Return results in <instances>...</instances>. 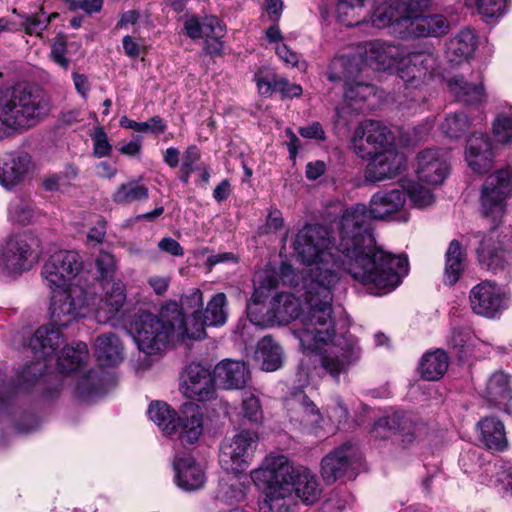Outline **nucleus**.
<instances>
[{"mask_svg":"<svg viewBox=\"0 0 512 512\" xmlns=\"http://www.w3.org/2000/svg\"><path fill=\"white\" fill-rule=\"evenodd\" d=\"M448 87L456 98L465 104H477L484 100L485 93L481 82H469L461 75L448 80Z\"/></svg>","mask_w":512,"mask_h":512,"instance_id":"39","label":"nucleus"},{"mask_svg":"<svg viewBox=\"0 0 512 512\" xmlns=\"http://www.w3.org/2000/svg\"><path fill=\"white\" fill-rule=\"evenodd\" d=\"M482 396L491 406H506L512 399L511 376L503 370L493 372L485 383Z\"/></svg>","mask_w":512,"mask_h":512,"instance_id":"33","label":"nucleus"},{"mask_svg":"<svg viewBox=\"0 0 512 512\" xmlns=\"http://www.w3.org/2000/svg\"><path fill=\"white\" fill-rule=\"evenodd\" d=\"M403 56L401 48L384 40H371L363 42L357 47L354 54L340 56L333 59L327 71L330 81L359 74L363 66L375 70H388L392 68Z\"/></svg>","mask_w":512,"mask_h":512,"instance_id":"5","label":"nucleus"},{"mask_svg":"<svg viewBox=\"0 0 512 512\" xmlns=\"http://www.w3.org/2000/svg\"><path fill=\"white\" fill-rule=\"evenodd\" d=\"M184 30L193 40L224 35V27L215 16H207L202 20L196 16L188 17L184 22Z\"/></svg>","mask_w":512,"mask_h":512,"instance_id":"38","label":"nucleus"},{"mask_svg":"<svg viewBox=\"0 0 512 512\" xmlns=\"http://www.w3.org/2000/svg\"><path fill=\"white\" fill-rule=\"evenodd\" d=\"M470 305L478 315L494 318L508 308L509 294L492 281H482L470 291Z\"/></svg>","mask_w":512,"mask_h":512,"instance_id":"18","label":"nucleus"},{"mask_svg":"<svg viewBox=\"0 0 512 512\" xmlns=\"http://www.w3.org/2000/svg\"><path fill=\"white\" fill-rule=\"evenodd\" d=\"M471 126V121L464 112H456L445 117L440 128L450 138L461 137Z\"/></svg>","mask_w":512,"mask_h":512,"instance_id":"52","label":"nucleus"},{"mask_svg":"<svg viewBox=\"0 0 512 512\" xmlns=\"http://www.w3.org/2000/svg\"><path fill=\"white\" fill-rule=\"evenodd\" d=\"M480 428V441L484 446L496 452H501L507 449L508 441L505 434L503 423L494 417H485L479 424Z\"/></svg>","mask_w":512,"mask_h":512,"instance_id":"37","label":"nucleus"},{"mask_svg":"<svg viewBox=\"0 0 512 512\" xmlns=\"http://www.w3.org/2000/svg\"><path fill=\"white\" fill-rule=\"evenodd\" d=\"M66 54V42L62 37H58L52 44L51 47V58L55 63L64 69L69 66V60L65 56Z\"/></svg>","mask_w":512,"mask_h":512,"instance_id":"62","label":"nucleus"},{"mask_svg":"<svg viewBox=\"0 0 512 512\" xmlns=\"http://www.w3.org/2000/svg\"><path fill=\"white\" fill-rule=\"evenodd\" d=\"M428 93L426 85H409L404 83L403 91L397 97V103L402 111L409 114L423 110L427 102Z\"/></svg>","mask_w":512,"mask_h":512,"instance_id":"45","label":"nucleus"},{"mask_svg":"<svg viewBox=\"0 0 512 512\" xmlns=\"http://www.w3.org/2000/svg\"><path fill=\"white\" fill-rule=\"evenodd\" d=\"M408 196L415 207L425 208L434 203V195L431 190L418 182H411L405 188Z\"/></svg>","mask_w":512,"mask_h":512,"instance_id":"53","label":"nucleus"},{"mask_svg":"<svg viewBox=\"0 0 512 512\" xmlns=\"http://www.w3.org/2000/svg\"><path fill=\"white\" fill-rule=\"evenodd\" d=\"M175 481L186 491H195L202 488L206 482L203 469L189 455H177L173 462Z\"/></svg>","mask_w":512,"mask_h":512,"instance_id":"31","label":"nucleus"},{"mask_svg":"<svg viewBox=\"0 0 512 512\" xmlns=\"http://www.w3.org/2000/svg\"><path fill=\"white\" fill-rule=\"evenodd\" d=\"M215 380L224 389H242L248 379L249 372L243 362L223 360L214 370Z\"/></svg>","mask_w":512,"mask_h":512,"instance_id":"34","label":"nucleus"},{"mask_svg":"<svg viewBox=\"0 0 512 512\" xmlns=\"http://www.w3.org/2000/svg\"><path fill=\"white\" fill-rule=\"evenodd\" d=\"M429 5L430 0H426L425 6L411 12L410 19H403L396 24V29L401 34L402 39L440 37L448 32L450 25L443 15L423 14Z\"/></svg>","mask_w":512,"mask_h":512,"instance_id":"17","label":"nucleus"},{"mask_svg":"<svg viewBox=\"0 0 512 512\" xmlns=\"http://www.w3.org/2000/svg\"><path fill=\"white\" fill-rule=\"evenodd\" d=\"M226 302L224 293L215 294L208 302L206 309L202 311L204 323L209 326L224 325L227 320Z\"/></svg>","mask_w":512,"mask_h":512,"instance_id":"48","label":"nucleus"},{"mask_svg":"<svg viewBox=\"0 0 512 512\" xmlns=\"http://www.w3.org/2000/svg\"><path fill=\"white\" fill-rule=\"evenodd\" d=\"M394 137L391 131L379 121L361 123L354 132L352 147L362 159H368L381 153L393 145Z\"/></svg>","mask_w":512,"mask_h":512,"instance_id":"15","label":"nucleus"},{"mask_svg":"<svg viewBox=\"0 0 512 512\" xmlns=\"http://www.w3.org/2000/svg\"><path fill=\"white\" fill-rule=\"evenodd\" d=\"M182 325L176 327L175 334L179 337H188L190 339L201 340L206 337L205 327L209 326L204 323L202 318V310H195L191 313L188 320H185L182 314Z\"/></svg>","mask_w":512,"mask_h":512,"instance_id":"50","label":"nucleus"},{"mask_svg":"<svg viewBox=\"0 0 512 512\" xmlns=\"http://www.w3.org/2000/svg\"><path fill=\"white\" fill-rule=\"evenodd\" d=\"M362 110L361 105H354L353 102H346L344 98V102L338 106L335 110V122L341 126H348L356 113Z\"/></svg>","mask_w":512,"mask_h":512,"instance_id":"58","label":"nucleus"},{"mask_svg":"<svg viewBox=\"0 0 512 512\" xmlns=\"http://www.w3.org/2000/svg\"><path fill=\"white\" fill-rule=\"evenodd\" d=\"M95 355L100 365L115 366L124 359V348L117 335L103 333L95 340Z\"/></svg>","mask_w":512,"mask_h":512,"instance_id":"35","label":"nucleus"},{"mask_svg":"<svg viewBox=\"0 0 512 512\" xmlns=\"http://www.w3.org/2000/svg\"><path fill=\"white\" fill-rule=\"evenodd\" d=\"M148 415L165 434L171 435L176 432V413L165 402L151 403Z\"/></svg>","mask_w":512,"mask_h":512,"instance_id":"47","label":"nucleus"},{"mask_svg":"<svg viewBox=\"0 0 512 512\" xmlns=\"http://www.w3.org/2000/svg\"><path fill=\"white\" fill-rule=\"evenodd\" d=\"M360 462L361 455L358 448L351 443H345L322 459V478L327 484H333L342 477L353 479Z\"/></svg>","mask_w":512,"mask_h":512,"instance_id":"16","label":"nucleus"},{"mask_svg":"<svg viewBox=\"0 0 512 512\" xmlns=\"http://www.w3.org/2000/svg\"><path fill=\"white\" fill-rule=\"evenodd\" d=\"M419 431L418 425L404 412H395L379 418L372 428V435L377 439H388L399 434L404 445L411 444Z\"/></svg>","mask_w":512,"mask_h":512,"instance_id":"24","label":"nucleus"},{"mask_svg":"<svg viewBox=\"0 0 512 512\" xmlns=\"http://www.w3.org/2000/svg\"><path fill=\"white\" fill-rule=\"evenodd\" d=\"M93 141V153L96 157L102 158L108 156L112 151L108 136L100 126L96 127L90 134Z\"/></svg>","mask_w":512,"mask_h":512,"instance_id":"56","label":"nucleus"},{"mask_svg":"<svg viewBox=\"0 0 512 512\" xmlns=\"http://www.w3.org/2000/svg\"><path fill=\"white\" fill-rule=\"evenodd\" d=\"M496 139L502 143H512V117L499 115L493 124Z\"/></svg>","mask_w":512,"mask_h":512,"instance_id":"57","label":"nucleus"},{"mask_svg":"<svg viewBox=\"0 0 512 512\" xmlns=\"http://www.w3.org/2000/svg\"><path fill=\"white\" fill-rule=\"evenodd\" d=\"M31 159L27 153L12 152L0 158V183L6 189L20 184L26 177Z\"/></svg>","mask_w":512,"mask_h":512,"instance_id":"29","label":"nucleus"},{"mask_svg":"<svg viewBox=\"0 0 512 512\" xmlns=\"http://www.w3.org/2000/svg\"><path fill=\"white\" fill-rule=\"evenodd\" d=\"M247 486L236 474L228 475L219 481L215 498L224 504H233L245 499Z\"/></svg>","mask_w":512,"mask_h":512,"instance_id":"44","label":"nucleus"},{"mask_svg":"<svg viewBox=\"0 0 512 512\" xmlns=\"http://www.w3.org/2000/svg\"><path fill=\"white\" fill-rule=\"evenodd\" d=\"M256 302L257 299L255 297L253 303H248L247 305L248 316L251 322L256 325H283L295 319L300 320L302 315L299 298L290 293H279L272 298L267 312V319L259 320L254 316L253 306L256 305Z\"/></svg>","mask_w":512,"mask_h":512,"instance_id":"19","label":"nucleus"},{"mask_svg":"<svg viewBox=\"0 0 512 512\" xmlns=\"http://www.w3.org/2000/svg\"><path fill=\"white\" fill-rule=\"evenodd\" d=\"M358 75L355 74L349 78L337 79V81H344L345 83L344 98L346 102H353L354 105H360L361 102H364L374 94V87L372 85L356 81Z\"/></svg>","mask_w":512,"mask_h":512,"instance_id":"49","label":"nucleus"},{"mask_svg":"<svg viewBox=\"0 0 512 512\" xmlns=\"http://www.w3.org/2000/svg\"><path fill=\"white\" fill-rule=\"evenodd\" d=\"M182 309L176 302L165 304L159 315L143 311L136 314L128 327L138 349L147 355L163 351L182 325Z\"/></svg>","mask_w":512,"mask_h":512,"instance_id":"4","label":"nucleus"},{"mask_svg":"<svg viewBox=\"0 0 512 512\" xmlns=\"http://www.w3.org/2000/svg\"><path fill=\"white\" fill-rule=\"evenodd\" d=\"M88 359V348L84 342L75 346H65L62 354L57 358V369L61 373H68L82 366Z\"/></svg>","mask_w":512,"mask_h":512,"instance_id":"46","label":"nucleus"},{"mask_svg":"<svg viewBox=\"0 0 512 512\" xmlns=\"http://www.w3.org/2000/svg\"><path fill=\"white\" fill-rule=\"evenodd\" d=\"M148 197V189L136 181L121 184L114 192L112 199L117 204H130Z\"/></svg>","mask_w":512,"mask_h":512,"instance_id":"51","label":"nucleus"},{"mask_svg":"<svg viewBox=\"0 0 512 512\" xmlns=\"http://www.w3.org/2000/svg\"><path fill=\"white\" fill-rule=\"evenodd\" d=\"M242 410L244 417L249 421L258 422L262 418L259 399L253 394L246 395L243 398Z\"/></svg>","mask_w":512,"mask_h":512,"instance_id":"59","label":"nucleus"},{"mask_svg":"<svg viewBox=\"0 0 512 512\" xmlns=\"http://www.w3.org/2000/svg\"><path fill=\"white\" fill-rule=\"evenodd\" d=\"M82 259L76 251L60 250L52 254L42 267L41 275L50 289L84 284L80 277Z\"/></svg>","mask_w":512,"mask_h":512,"instance_id":"14","label":"nucleus"},{"mask_svg":"<svg viewBox=\"0 0 512 512\" xmlns=\"http://www.w3.org/2000/svg\"><path fill=\"white\" fill-rule=\"evenodd\" d=\"M465 159L476 173L489 171L493 164L492 144L488 137L474 133L467 141Z\"/></svg>","mask_w":512,"mask_h":512,"instance_id":"30","label":"nucleus"},{"mask_svg":"<svg viewBox=\"0 0 512 512\" xmlns=\"http://www.w3.org/2000/svg\"><path fill=\"white\" fill-rule=\"evenodd\" d=\"M49 112V100L35 85L22 82L0 88V140L9 131L23 132L36 126Z\"/></svg>","mask_w":512,"mask_h":512,"instance_id":"3","label":"nucleus"},{"mask_svg":"<svg viewBox=\"0 0 512 512\" xmlns=\"http://www.w3.org/2000/svg\"><path fill=\"white\" fill-rule=\"evenodd\" d=\"M39 217L40 213L29 197L17 196L8 205V220L13 224L30 225Z\"/></svg>","mask_w":512,"mask_h":512,"instance_id":"40","label":"nucleus"},{"mask_svg":"<svg viewBox=\"0 0 512 512\" xmlns=\"http://www.w3.org/2000/svg\"><path fill=\"white\" fill-rule=\"evenodd\" d=\"M64 342L60 326L53 322L40 326L29 340V348L35 361L24 368L22 378L32 381L41 376Z\"/></svg>","mask_w":512,"mask_h":512,"instance_id":"11","label":"nucleus"},{"mask_svg":"<svg viewBox=\"0 0 512 512\" xmlns=\"http://www.w3.org/2000/svg\"><path fill=\"white\" fill-rule=\"evenodd\" d=\"M426 5V0H388L379 4L371 16L372 25L377 28L389 27L390 32L401 38L396 24L403 19H410L411 12Z\"/></svg>","mask_w":512,"mask_h":512,"instance_id":"20","label":"nucleus"},{"mask_svg":"<svg viewBox=\"0 0 512 512\" xmlns=\"http://www.w3.org/2000/svg\"><path fill=\"white\" fill-rule=\"evenodd\" d=\"M282 348L271 337L262 338L257 345L256 359L261 363L262 370L275 371L282 365Z\"/></svg>","mask_w":512,"mask_h":512,"instance_id":"41","label":"nucleus"},{"mask_svg":"<svg viewBox=\"0 0 512 512\" xmlns=\"http://www.w3.org/2000/svg\"><path fill=\"white\" fill-rule=\"evenodd\" d=\"M277 477L280 481L291 487V494L299 498L304 504L315 503L321 495L320 483L315 473L305 466H293L288 458L280 454H269L261 466L253 470L257 480H266L267 477Z\"/></svg>","mask_w":512,"mask_h":512,"instance_id":"6","label":"nucleus"},{"mask_svg":"<svg viewBox=\"0 0 512 512\" xmlns=\"http://www.w3.org/2000/svg\"><path fill=\"white\" fill-rule=\"evenodd\" d=\"M176 432L183 445H192L198 441L203 432V412L199 405L187 402L182 405L176 419Z\"/></svg>","mask_w":512,"mask_h":512,"instance_id":"28","label":"nucleus"},{"mask_svg":"<svg viewBox=\"0 0 512 512\" xmlns=\"http://www.w3.org/2000/svg\"><path fill=\"white\" fill-rule=\"evenodd\" d=\"M506 0H465L467 6L475 7L479 14L492 18L504 12Z\"/></svg>","mask_w":512,"mask_h":512,"instance_id":"55","label":"nucleus"},{"mask_svg":"<svg viewBox=\"0 0 512 512\" xmlns=\"http://www.w3.org/2000/svg\"><path fill=\"white\" fill-rule=\"evenodd\" d=\"M447 369L448 356L441 349L424 354L419 366L422 378L428 381L439 380Z\"/></svg>","mask_w":512,"mask_h":512,"instance_id":"42","label":"nucleus"},{"mask_svg":"<svg viewBox=\"0 0 512 512\" xmlns=\"http://www.w3.org/2000/svg\"><path fill=\"white\" fill-rule=\"evenodd\" d=\"M472 339L473 335L469 328L455 327L452 329L449 345L453 348L463 349L471 343Z\"/></svg>","mask_w":512,"mask_h":512,"instance_id":"61","label":"nucleus"},{"mask_svg":"<svg viewBox=\"0 0 512 512\" xmlns=\"http://www.w3.org/2000/svg\"><path fill=\"white\" fill-rule=\"evenodd\" d=\"M50 316L51 321L57 326L66 327L80 317H85L90 312L96 314L99 306L94 285L72 283L68 287L51 289Z\"/></svg>","mask_w":512,"mask_h":512,"instance_id":"8","label":"nucleus"},{"mask_svg":"<svg viewBox=\"0 0 512 512\" xmlns=\"http://www.w3.org/2000/svg\"><path fill=\"white\" fill-rule=\"evenodd\" d=\"M474 236L480 238V246L477 249V257L480 265L494 273L502 271L507 264V260L502 245L495 244V231L492 230L485 236H483L481 232H476Z\"/></svg>","mask_w":512,"mask_h":512,"instance_id":"32","label":"nucleus"},{"mask_svg":"<svg viewBox=\"0 0 512 512\" xmlns=\"http://www.w3.org/2000/svg\"><path fill=\"white\" fill-rule=\"evenodd\" d=\"M251 479L257 485H265L264 499L259 503V512H296L297 501L291 494V487L274 475L266 480H257L251 471Z\"/></svg>","mask_w":512,"mask_h":512,"instance_id":"22","label":"nucleus"},{"mask_svg":"<svg viewBox=\"0 0 512 512\" xmlns=\"http://www.w3.org/2000/svg\"><path fill=\"white\" fill-rule=\"evenodd\" d=\"M55 16L56 14L47 15V13L41 9L37 13L25 16L22 26L27 34L39 36L48 27L52 17Z\"/></svg>","mask_w":512,"mask_h":512,"instance_id":"54","label":"nucleus"},{"mask_svg":"<svg viewBox=\"0 0 512 512\" xmlns=\"http://www.w3.org/2000/svg\"><path fill=\"white\" fill-rule=\"evenodd\" d=\"M275 91L280 92L285 98H292L302 94V87L298 84H290L286 78L277 75Z\"/></svg>","mask_w":512,"mask_h":512,"instance_id":"63","label":"nucleus"},{"mask_svg":"<svg viewBox=\"0 0 512 512\" xmlns=\"http://www.w3.org/2000/svg\"><path fill=\"white\" fill-rule=\"evenodd\" d=\"M436 67L437 57L432 52L418 51L401 57L398 72L403 83L419 86L426 85Z\"/></svg>","mask_w":512,"mask_h":512,"instance_id":"23","label":"nucleus"},{"mask_svg":"<svg viewBox=\"0 0 512 512\" xmlns=\"http://www.w3.org/2000/svg\"><path fill=\"white\" fill-rule=\"evenodd\" d=\"M405 191L399 188L381 190L369 202L356 204L342 215L338 250L353 280L364 285L370 294L384 295L396 289L408 274L406 256L392 255L376 245L370 219H385L402 210Z\"/></svg>","mask_w":512,"mask_h":512,"instance_id":"1","label":"nucleus"},{"mask_svg":"<svg viewBox=\"0 0 512 512\" xmlns=\"http://www.w3.org/2000/svg\"><path fill=\"white\" fill-rule=\"evenodd\" d=\"M96 268L103 290L96 310V321L105 324L114 319L123 307L126 301L125 285L120 280H114L117 261L111 253L100 252L96 259Z\"/></svg>","mask_w":512,"mask_h":512,"instance_id":"9","label":"nucleus"},{"mask_svg":"<svg viewBox=\"0 0 512 512\" xmlns=\"http://www.w3.org/2000/svg\"><path fill=\"white\" fill-rule=\"evenodd\" d=\"M331 240L329 231L322 225H306L296 235L293 242V248L297 257L302 263L309 266L304 277H310L315 271H329L336 275L340 280L341 268L348 273L343 262L341 264L336 260L335 255L331 252ZM336 250L343 255L338 247Z\"/></svg>","mask_w":512,"mask_h":512,"instance_id":"7","label":"nucleus"},{"mask_svg":"<svg viewBox=\"0 0 512 512\" xmlns=\"http://www.w3.org/2000/svg\"><path fill=\"white\" fill-rule=\"evenodd\" d=\"M512 196V166L499 169L487 176L480 194L482 214L494 224L501 221L506 200Z\"/></svg>","mask_w":512,"mask_h":512,"instance_id":"12","label":"nucleus"},{"mask_svg":"<svg viewBox=\"0 0 512 512\" xmlns=\"http://www.w3.org/2000/svg\"><path fill=\"white\" fill-rule=\"evenodd\" d=\"M466 254L462 250L461 244L457 240H452L446 251L444 282L448 285H454L460 278L464 270V261Z\"/></svg>","mask_w":512,"mask_h":512,"instance_id":"43","label":"nucleus"},{"mask_svg":"<svg viewBox=\"0 0 512 512\" xmlns=\"http://www.w3.org/2000/svg\"><path fill=\"white\" fill-rule=\"evenodd\" d=\"M449 173L448 152L442 149H426L417 156L416 174L420 181L439 185Z\"/></svg>","mask_w":512,"mask_h":512,"instance_id":"26","label":"nucleus"},{"mask_svg":"<svg viewBox=\"0 0 512 512\" xmlns=\"http://www.w3.org/2000/svg\"><path fill=\"white\" fill-rule=\"evenodd\" d=\"M277 74L259 71L255 74V81L260 94L268 96L275 92Z\"/></svg>","mask_w":512,"mask_h":512,"instance_id":"60","label":"nucleus"},{"mask_svg":"<svg viewBox=\"0 0 512 512\" xmlns=\"http://www.w3.org/2000/svg\"><path fill=\"white\" fill-rule=\"evenodd\" d=\"M285 407L289 421L300 430L313 431L322 422L319 410L302 391H298L287 398Z\"/></svg>","mask_w":512,"mask_h":512,"instance_id":"25","label":"nucleus"},{"mask_svg":"<svg viewBox=\"0 0 512 512\" xmlns=\"http://www.w3.org/2000/svg\"><path fill=\"white\" fill-rule=\"evenodd\" d=\"M147 283L156 295L163 296L170 286L171 277L169 275H151L147 279Z\"/></svg>","mask_w":512,"mask_h":512,"instance_id":"64","label":"nucleus"},{"mask_svg":"<svg viewBox=\"0 0 512 512\" xmlns=\"http://www.w3.org/2000/svg\"><path fill=\"white\" fill-rule=\"evenodd\" d=\"M369 159L371 162L367 166L365 177L373 183L394 178L406 167L404 154L398 152L395 147H390Z\"/></svg>","mask_w":512,"mask_h":512,"instance_id":"27","label":"nucleus"},{"mask_svg":"<svg viewBox=\"0 0 512 512\" xmlns=\"http://www.w3.org/2000/svg\"><path fill=\"white\" fill-rule=\"evenodd\" d=\"M259 436L250 430H241L225 439L220 447L219 463L228 473L238 474L252 463Z\"/></svg>","mask_w":512,"mask_h":512,"instance_id":"13","label":"nucleus"},{"mask_svg":"<svg viewBox=\"0 0 512 512\" xmlns=\"http://www.w3.org/2000/svg\"><path fill=\"white\" fill-rule=\"evenodd\" d=\"M338 282L334 273L324 270H315L310 277H303L307 310L294 331L303 351L318 353L321 367L334 379L355 365L362 354L352 334H335L332 302L333 289Z\"/></svg>","mask_w":512,"mask_h":512,"instance_id":"2","label":"nucleus"},{"mask_svg":"<svg viewBox=\"0 0 512 512\" xmlns=\"http://www.w3.org/2000/svg\"><path fill=\"white\" fill-rule=\"evenodd\" d=\"M476 47V36L470 29H463L446 44V58L452 64L468 60Z\"/></svg>","mask_w":512,"mask_h":512,"instance_id":"36","label":"nucleus"},{"mask_svg":"<svg viewBox=\"0 0 512 512\" xmlns=\"http://www.w3.org/2000/svg\"><path fill=\"white\" fill-rule=\"evenodd\" d=\"M180 389L185 397L209 401L215 397V375L201 364H189L182 374Z\"/></svg>","mask_w":512,"mask_h":512,"instance_id":"21","label":"nucleus"},{"mask_svg":"<svg viewBox=\"0 0 512 512\" xmlns=\"http://www.w3.org/2000/svg\"><path fill=\"white\" fill-rule=\"evenodd\" d=\"M41 242L32 232L9 235L0 247V270L7 275H18L30 270L38 261Z\"/></svg>","mask_w":512,"mask_h":512,"instance_id":"10","label":"nucleus"}]
</instances>
